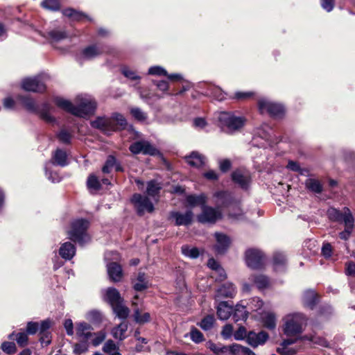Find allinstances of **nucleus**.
Segmentation results:
<instances>
[{
	"label": "nucleus",
	"mask_w": 355,
	"mask_h": 355,
	"mask_svg": "<svg viewBox=\"0 0 355 355\" xmlns=\"http://www.w3.org/2000/svg\"><path fill=\"white\" fill-rule=\"evenodd\" d=\"M76 103L73 105L70 101L61 98L55 99V104L64 110L80 117H85L94 113L96 103L95 101L87 95H78L76 98Z\"/></svg>",
	"instance_id": "f257e3e1"
},
{
	"label": "nucleus",
	"mask_w": 355,
	"mask_h": 355,
	"mask_svg": "<svg viewBox=\"0 0 355 355\" xmlns=\"http://www.w3.org/2000/svg\"><path fill=\"white\" fill-rule=\"evenodd\" d=\"M283 331L288 336L300 334L306 325V318L302 313L288 314L284 318Z\"/></svg>",
	"instance_id": "f03ea898"
},
{
	"label": "nucleus",
	"mask_w": 355,
	"mask_h": 355,
	"mask_svg": "<svg viewBox=\"0 0 355 355\" xmlns=\"http://www.w3.org/2000/svg\"><path fill=\"white\" fill-rule=\"evenodd\" d=\"M89 222L84 219H78L71 223V230L68 232L69 238L83 245L89 240L87 234Z\"/></svg>",
	"instance_id": "7ed1b4c3"
},
{
	"label": "nucleus",
	"mask_w": 355,
	"mask_h": 355,
	"mask_svg": "<svg viewBox=\"0 0 355 355\" xmlns=\"http://www.w3.org/2000/svg\"><path fill=\"white\" fill-rule=\"evenodd\" d=\"M327 213L329 219L331 221L343 223L347 229L354 227V218L348 207H345L341 211L330 207Z\"/></svg>",
	"instance_id": "20e7f679"
},
{
	"label": "nucleus",
	"mask_w": 355,
	"mask_h": 355,
	"mask_svg": "<svg viewBox=\"0 0 355 355\" xmlns=\"http://www.w3.org/2000/svg\"><path fill=\"white\" fill-rule=\"evenodd\" d=\"M18 98L28 111L40 114L41 118L47 122L53 121V119L49 114L51 106L48 103H44L39 107L35 101L28 96H20Z\"/></svg>",
	"instance_id": "39448f33"
},
{
	"label": "nucleus",
	"mask_w": 355,
	"mask_h": 355,
	"mask_svg": "<svg viewBox=\"0 0 355 355\" xmlns=\"http://www.w3.org/2000/svg\"><path fill=\"white\" fill-rule=\"evenodd\" d=\"M247 266L252 269H261L265 264L263 253L257 248H249L245 252Z\"/></svg>",
	"instance_id": "423d86ee"
},
{
	"label": "nucleus",
	"mask_w": 355,
	"mask_h": 355,
	"mask_svg": "<svg viewBox=\"0 0 355 355\" xmlns=\"http://www.w3.org/2000/svg\"><path fill=\"white\" fill-rule=\"evenodd\" d=\"M219 121L222 125L226 127L230 132L240 129L245 123L244 118L236 116L229 112L221 113L219 116Z\"/></svg>",
	"instance_id": "0eeeda50"
},
{
	"label": "nucleus",
	"mask_w": 355,
	"mask_h": 355,
	"mask_svg": "<svg viewBox=\"0 0 355 355\" xmlns=\"http://www.w3.org/2000/svg\"><path fill=\"white\" fill-rule=\"evenodd\" d=\"M258 106L261 113L267 112L275 117L282 116L284 112V108L282 105L268 101L266 99H260L258 102Z\"/></svg>",
	"instance_id": "6e6552de"
},
{
	"label": "nucleus",
	"mask_w": 355,
	"mask_h": 355,
	"mask_svg": "<svg viewBox=\"0 0 355 355\" xmlns=\"http://www.w3.org/2000/svg\"><path fill=\"white\" fill-rule=\"evenodd\" d=\"M222 218L221 211L208 206H202V213L198 216V220L201 223H215Z\"/></svg>",
	"instance_id": "1a4fd4ad"
},
{
	"label": "nucleus",
	"mask_w": 355,
	"mask_h": 355,
	"mask_svg": "<svg viewBox=\"0 0 355 355\" xmlns=\"http://www.w3.org/2000/svg\"><path fill=\"white\" fill-rule=\"evenodd\" d=\"M132 202L135 204L139 215L144 214L145 211L151 213L154 210L153 203L146 196L135 193L132 198Z\"/></svg>",
	"instance_id": "9d476101"
},
{
	"label": "nucleus",
	"mask_w": 355,
	"mask_h": 355,
	"mask_svg": "<svg viewBox=\"0 0 355 355\" xmlns=\"http://www.w3.org/2000/svg\"><path fill=\"white\" fill-rule=\"evenodd\" d=\"M21 87L24 90L33 92H42L46 89L44 83L40 76L24 79Z\"/></svg>",
	"instance_id": "9b49d317"
},
{
	"label": "nucleus",
	"mask_w": 355,
	"mask_h": 355,
	"mask_svg": "<svg viewBox=\"0 0 355 355\" xmlns=\"http://www.w3.org/2000/svg\"><path fill=\"white\" fill-rule=\"evenodd\" d=\"M129 149L133 154L141 153L145 155H154L157 153V149L146 141H136L130 145Z\"/></svg>",
	"instance_id": "f8f14e48"
},
{
	"label": "nucleus",
	"mask_w": 355,
	"mask_h": 355,
	"mask_svg": "<svg viewBox=\"0 0 355 355\" xmlns=\"http://www.w3.org/2000/svg\"><path fill=\"white\" fill-rule=\"evenodd\" d=\"M269 336L264 331L256 333L250 331L248 333L247 343L253 348H256L259 345H263L268 340Z\"/></svg>",
	"instance_id": "ddd939ff"
},
{
	"label": "nucleus",
	"mask_w": 355,
	"mask_h": 355,
	"mask_svg": "<svg viewBox=\"0 0 355 355\" xmlns=\"http://www.w3.org/2000/svg\"><path fill=\"white\" fill-rule=\"evenodd\" d=\"M193 214L191 211H187L184 214L179 211H171L169 214V219L175 221V225H190L193 220Z\"/></svg>",
	"instance_id": "4468645a"
},
{
	"label": "nucleus",
	"mask_w": 355,
	"mask_h": 355,
	"mask_svg": "<svg viewBox=\"0 0 355 355\" xmlns=\"http://www.w3.org/2000/svg\"><path fill=\"white\" fill-rule=\"evenodd\" d=\"M102 293L103 300L107 302L111 306H113L117 303H120V302H124L119 291L114 287H109L103 290Z\"/></svg>",
	"instance_id": "2eb2a0df"
},
{
	"label": "nucleus",
	"mask_w": 355,
	"mask_h": 355,
	"mask_svg": "<svg viewBox=\"0 0 355 355\" xmlns=\"http://www.w3.org/2000/svg\"><path fill=\"white\" fill-rule=\"evenodd\" d=\"M232 180L241 187L246 189L250 183V173L247 171L237 169L232 173Z\"/></svg>",
	"instance_id": "dca6fc26"
},
{
	"label": "nucleus",
	"mask_w": 355,
	"mask_h": 355,
	"mask_svg": "<svg viewBox=\"0 0 355 355\" xmlns=\"http://www.w3.org/2000/svg\"><path fill=\"white\" fill-rule=\"evenodd\" d=\"M107 271L112 282H119L121 281L123 273L121 265L116 262H111L107 265Z\"/></svg>",
	"instance_id": "f3484780"
},
{
	"label": "nucleus",
	"mask_w": 355,
	"mask_h": 355,
	"mask_svg": "<svg viewBox=\"0 0 355 355\" xmlns=\"http://www.w3.org/2000/svg\"><path fill=\"white\" fill-rule=\"evenodd\" d=\"M92 327L85 322L76 323V336L80 340H90L93 337Z\"/></svg>",
	"instance_id": "a211bd4d"
},
{
	"label": "nucleus",
	"mask_w": 355,
	"mask_h": 355,
	"mask_svg": "<svg viewBox=\"0 0 355 355\" xmlns=\"http://www.w3.org/2000/svg\"><path fill=\"white\" fill-rule=\"evenodd\" d=\"M216 243L214 245V250L217 254H224L230 244V238L222 233H215Z\"/></svg>",
	"instance_id": "6ab92c4d"
},
{
	"label": "nucleus",
	"mask_w": 355,
	"mask_h": 355,
	"mask_svg": "<svg viewBox=\"0 0 355 355\" xmlns=\"http://www.w3.org/2000/svg\"><path fill=\"white\" fill-rule=\"evenodd\" d=\"M92 125L104 132L116 131L117 128L114 125L113 121L110 119L105 117H98L92 122Z\"/></svg>",
	"instance_id": "aec40b11"
},
{
	"label": "nucleus",
	"mask_w": 355,
	"mask_h": 355,
	"mask_svg": "<svg viewBox=\"0 0 355 355\" xmlns=\"http://www.w3.org/2000/svg\"><path fill=\"white\" fill-rule=\"evenodd\" d=\"M236 294V288L232 283L223 284L216 292V298L234 297Z\"/></svg>",
	"instance_id": "412c9836"
},
{
	"label": "nucleus",
	"mask_w": 355,
	"mask_h": 355,
	"mask_svg": "<svg viewBox=\"0 0 355 355\" xmlns=\"http://www.w3.org/2000/svg\"><path fill=\"white\" fill-rule=\"evenodd\" d=\"M214 197L216 198V204L218 209L227 207L232 202V197L231 194L226 191L216 192Z\"/></svg>",
	"instance_id": "4be33fe9"
},
{
	"label": "nucleus",
	"mask_w": 355,
	"mask_h": 355,
	"mask_svg": "<svg viewBox=\"0 0 355 355\" xmlns=\"http://www.w3.org/2000/svg\"><path fill=\"white\" fill-rule=\"evenodd\" d=\"M232 311V306L229 305L227 302H221L217 306L218 317L222 320H227L231 315Z\"/></svg>",
	"instance_id": "5701e85b"
},
{
	"label": "nucleus",
	"mask_w": 355,
	"mask_h": 355,
	"mask_svg": "<svg viewBox=\"0 0 355 355\" xmlns=\"http://www.w3.org/2000/svg\"><path fill=\"white\" fill-rule=\"evenodd\" d=\"M59 253L63 259L69 260L75 255L76 248L71 243L66 242L61 245Z\"/></svg>",
	"instance_id": "b1692460"
},
{
	"label": "nucleus",
	"mask_w": 355,
	"mask_h": 355,
	"mask_svg": "<svg viewBox=\"0 0 355 355\" xmlns=\"http://www.w3.org/2000/svg\"><path fill=\"white\" fill-rule=\"evenodd\" d=\"M128 323L125 322H123L116 327H114L112 329L111 334L115 339L123 340L126 338L125 333L128 331Z\"/></svg>",
	"instance_id": "393cba45"
},
{
	"label": "nucleus",
	"mask_w": 355,
	"mask_h": 355,
	"mask_svg": "<svg viewBox=\"0 0 355 355\" xmlns=\"http://www.w3.org/2000/svg\"><path fill=\"white\" fill-rule=\"evenodd\" d=\"M53 164L65 166L68 164L67 153L61 149H57L52 156Z\"/></svg>",
	"instance_id": "a878e982"
},
{
	"label": "nucleus",
	"mask_w": 355,
	"mask_h": 355,
	"mask_svg": "<svg viewBox=\"0 0 355 355\" xmlns=\"http://www.w3.org/2000/svg\"><path fill=\"white\" fill-rule=\"evenodd\" d=\"M186 160L189 165L196 168L202 166L205 163V157L196 152L186 157Z\"/></svg>",
	"instance_id": "bb28decb"
},
{
	"label": "nucleus",
	"mask_w": 355,
	"mask_h": 355,
	"mask_svg": "<svg viewBox=\"0 0 355 355\" xmlns=\"http://www.w3.org/2000/svg\"><path fill=\"white\" fill-rule=\"evenodd\" d=\"M114 313L121 319H125L130 313L129 309L124 304V302H120L112 306Z\"/></svg>",
	"instance_id": "cd10ccee"
},
{
	"label": "nucleus",
	"mask_w": 355,
	"mask_h": 355,
	"mask_svg": "<svg viewBox=\"0 0 355 355\" xmlns=\"http://www.w3.org/2000/svg\"><path fill=\"white\" fill-rule=\"evenodd\" d=\"M103 52L104 51L101 46L97 45H92L85 48L83 51V55L87 59H92L101 55Z\"/></svg>",
	"instance_id": "c85d7f7f"
},
{
	"label": "nucleus",
	"mask_w": 355,
	"mask_h": 355,
	"mask_svg": "<svg viewBox=\"0 0 355 355\" xmlns=\"http://www.w3.org/2000/svg\"><path fill=\"white\" fill-rule=\"evenodd\" d=\"M133 288L137 291H142L148 288V282L146 278V274L139 272L137 275L135 282H132Z\"/></svg>",
	"instance_id": "c756f323"
},
{
	"label": "nucleus",
	"mask_w": 355,
	"mask_h": 355,
	"mask_svg": "<svg viewBox=\"0 0 355 355\" xmlns=\"http://www.w3.org/2000/svg\"><path fill=\"white\" fill-rule=\"evenodd\" d=\"M317 301V295L313 290H308L304 292L303 295L304 304L310 308L313 309Z\"/></svg>",
	"instance_id": "7c9ffc66"
},
{
	"label": "nucleus",
	"mask_w": 355,
	"mask_h": 355,
	"mask_svg": "<svg viewBox=\"0 0 355 355\" xmlns=\"http://www.w3.org/2000/svg\"><path fill=\"white\" fill-rule=\"evenodd\" d=\"M306 187L312 192L320 193L322 191V185L318 180L309 178L305 182Z\"/></svg>",
	"instance_id": "2f4dec72"
},
{
	"label": "nucleus",
	"mask_w": 355,
	"mask_h": 355,
	"mask_svg": "<svg viewBox=\"0 0 355 355\" xmlns=\"http://www.w3.org/2000/svg\"><path fill=\"white\" fill-rule=\"evenodd\" d=\"M233 318L236 322L245 320L248 318V311L245 309V306L241 304H236L233 313Z\"/></svg>",
	"instance_id": "473e14b6"
},
{
	"label": "nucleus",
	"mask_w": 355,
	"mask_h": 355,
	"mask_svg": "<svg viewBox=\"0 0 355 355\" xmlns=\"http://www.w3.org/2000/svg\"><path fill=\"white\" fill-rule=\"evenodd\" d=\"M263 326L269 329H273L276 327V318L273 313H266L262 317Z\"/></svg>",
	"instance_id": "72a5a7b5"
},
{
	"label": "nucleus",
	"mask_w": 355,
	"mask_h": 355,
	"mask_svg": "<svg viewBox=\"0 0 355 355\" xmlns=\"http://www.w3.org/2000/svg\"><path fill=\"white\" fill-rule=\"evenodd\" d=\"M187 203L192 207L201 205H205L206 202V197L203 194L199 196L189 195L187 197Z\"/></svg>",
	"instance_id": "f704fd0d"
},
{
	"label": "nucleus",
	"mask_w": 355,
	"mask_h": 355,
	"mask_svg": "<svg viewBox=\"0 0 355 355\" xmlns=\"http://www.w3.org/2000/svg\"><path fill=\"white\" fill-rule=\"evenodd\" d=\"M251 279L259 289L266 288L269 285V280L268 277L262 275H253L251 277Z\"/></svg>",
	"instance_id": "c9c22d12"
},
{
	"label": "nucleus",
	"mask_w": 355,
	"mask_h": 355,
	"mask_svg": "<svg viewBox=\"0 0 355 355\" xmlns=\"http://www.w3.org/2000/svg\"><path fill=\"white\" fill-rule=\"evenodd\" d=\"M160 189L159 184L155 180H151L148 182L146 193L149 196L154 198L159 194Z\"/></svg>",
	"instance_id": "e433bc0d"
},
{
	"label": "nucleus",
	"mask_w": 355,
	"mask_h": 355,
	"mask_svg": "<svg viewBox=\"0 0 355 355\" xmlns=\"http://www.w3.org/2000/svg\"><path fill=\"white\" fill-rule=\"evenodd\" d=\"M89 348V340H80L79 343H76L73 345V353L76 355H80L83 353L86 352Z\"/></svg>",
	"instance_id": "4c0bfd02"
},
{
	"label": "nucleus",
	"mask_w": 355,
	"mask_h": 355,
	"mask_svg": "<svg viewBox=\"0 0 355 355\" xmlns=\"http://www.w3.org/2000/svg\"><path fill=\"white\" fill-rule=\"evenodd\" d=\"M130 114L134 119L139 122H144L148 118V114L139 107H132Z\"/></svg>",
	"instance_id": "58836bf2"
},
{
	"label": "nucleus",
	"mask_w": 355,
	"mask_h": 355,
	"mask_svg": "<svg viewBox=\"0 0 355 355\" xmlns=\"http://www.w3.org/2000/svg\"><path fill=\"white\" fill-rule=\"evenodd\" d=\"M110 120L113 121L114 125L115 127H117L116 130L121 128H124L127 125L125 119L121 114H114Z\"/></svg>",
	"instance_id": "ea45409f"
},
{
	"label": "nucleus",
	"mask_w": 355,
	"mask_h": 355,
	"mask_svg": "<svg viewBox=\"0 0 355 355\" xmlns=\"http://www.w3.org/2000/svg\"><path fill=\"white\" fill-rule=\"evenodd\" d=\"M286 262L285 255L279 252H277L273 255V265L275 270L284 266Z\"/></svg>",
	"instance_id": "a19ab883"
},
{
	"label": "nucleus",
	"mask_w": 355,
	"mask_h": 355,
	"mask_svg": "<svg viewBox=\"0 0 355 355\" xmlns=\"http://www.w3.org/2000/svg\"><path fill=\"white\" fill-rule=\"evenodd\" d=\"M64 16L68 17L73 20H80L82 18L85 17V14L78 12L72 8H67L62 11Z\"/></svg>",
	"instance_id": "79ce46f5"
},
{
	"label": "nucleus",
	"mask_w": 355,
	"mask_h": 355,
	"mask_svg": "<svg viewBox=\"0 0 355 355\" xmlns=\"http://www.w3.org/2000/svg\"><path fill=\"white\" fill-rule=\"evenodd\" d=\"M214 322V317L212 315H208L201 320L199 325L203 330L208 331L213 327Z\"/></svg>",
	"instance_id": "37998d69"
},
{
	"label": "nucleus",
	"mask_w": 355,
	"mask_h": 355,
	"mask_svg": "<svg viewBox=\"0 0 355 355\" xmlns=\"http://www.w3.org/2000/svg\"><path fill=\"white\" fill-rule=\"evenodd\" d=\"M244 346L234 343L230 346H225L222 348L221 352H227L230 351L231 354L233 355H241L242 350L243 349Z\"/></svg>",
	"instance_id": "c03bdc74"
},
{
	"label": "nucleus",
	"mask_w": 355,
	"mask_h": 355,
	"mask_svg": "<svg viewBox=\"0 0 355 355\" xmlns=\"http://www.w3.org/2000/svg\"><path fill=\"white\" fill-rule=\"evenodd\" d=\"M87 184L89 189H94L96 191L101 189V183L97 177L94 175H90L88 177Z\"/></svg>",
	"instance_id": "a18cd8bd"
},
{
	"label": "nucleus",
	"mask_w": 355,
	"mask_h": 355,
	"mask_svg": "<svg viewBox=\"0 0 355 355\" xmlns=\"http://www.w3.org/2000/svg\"><path fill=\"white\" fill-rule=\"evenodd\" d=\"M182 252L187 257L192 259L197 258L199 256L198 249L196 248H190L187 245L182 247Z\"/></svg>",
	"instance_id": "49530a36"
},
{
	"label": "nucleus",
	"mask_w": 355,
	"mask_h": 355,
	"mask_svg": "<svg viewBox=\"0 0 355 355\" xmlns=\"http://www.w3.org/2000/svg\"><path fill=\"white\" fill-rule=\"evenodd\" d=\"M298 351V349L294 347H289V346H284L280 345V347L277 349V352L281 355H295Z\"/></svg>",
	"instance_id": "de8ad7c7"
},
{
	"label": "nucleus",
	"mask_w": 355,
	"mask_h": 355,
	"mask_svg": "<svg viewBox=\"0 0 355 355\" xmlns=\"http://www.w3.org/2000/svg\"><path fill=\"white\" fill-rule=\"evenodd\" d=\"M116 162V159L114 156L109 155L102 168L103 172L105 173H110L112 168L115 166Z\"/></svg>",
	"instance_id": "09e8293b"
},
{
	"label": "nucleus",
	"mask_w": 355,
	"mask_h": 355,
	"mask_svg": "<svg viewBox=\"0 0 355 355\" xmlns=\"http://www.w3.org/2000/svg\"><path fill=\"white\" fill-rule=\"evenodd\" d=\"M1 349L8 354H13L17 352V347L12 342H3L1 346Z\"/></svg>",
	"instance_id": "8fccbe9b"
},
{
	"label": "nucleus",
	"mask_w": 355,
	"mask_h": 355,
	"mask_svg": "<svg viewBox=\"0 0 355 355\" xmlns=\"http://www.w3.org/2000/svg\"><path fill=\"white\" fill-rule=\"evenodd\" d=\"M42 6L49 10H57L60 8V2L58 0H44Z\"/></svg>",
	"instance_id": "3c124183"
},
{
	"label": "nucleus",
	"mask_w": 355,
	"mask_h": 355,
	"mask_svg": "<svg viewBox=\"0 0 355 355\" xmlns=\"http://www.w3.org/2000/svg\"><path fill=\"white\" fill-rule=\"evenodd\" d=\"M93 337L92 340L93 345L98 346L105 339L106 333L104 331L93 333Z\"/></svg>",
	"instance_id": "603ef678"
},
{
	"label": "nucleus",
	"mask_w": 355,
	"mask_h": 355,
	"mask_svg": "<svg viewBox=\"0 0 355 355\" xmlns=\"http://www.w3.org/2000/svg\"><path fill=\"white\" fill-rule=\"evenodd\" d=\"M135 320L138 323H144L148 322L150 318V315L148 313H144V314H140L138 309H136L134 313Z\"/></svg>",
	"instance_id": "864d4df0"
},
{
	"label": "nucleus",
	"mask_w": 355,
	"mask_h": 355,
	"mask_svg": "<svg viewBox=\"0 0 355 355\" xmlns=\"http://www.w3.org/2000/svg\"><path fill=\"white\" fill-rule=\"evenodd\" d=\"M59 141L64 144H69L71 142V135L65 130H62L57 135Z\"/></svg>",
	"instance_id": "5fc2aeb1"
},
{
	"label": "nucleus",
	"mask_w": 355,
	"mask_h": 355,
	"mask_svg": "<svg viewBox=\"0 0 355 355\" xmlns=\"http://www.w3.org/2000/svg\"><path fill=\"white\" fill-rule=\"evenodd\" d=\"M190 337L191 339L196 343L202 342L204 339L203 334L198 329L194 327L192 328L190 331Z\"/></svg>",
	"instance_id": "6e6d98bb"
},
{
	"label": "nucleus",
	"mask_w": 355,
	"mask_h": 355,
	"mask_svg": "<svg viewBox=\"0 0 355 355\" xmlns=\"http://www.w3.org/2000/svg\"><path fill=\"white\" fill-rule=\"evenodd\" d=\"M87 318L93 322H98L101 321L102 315L100 311L92 310L87 313Z\"/></svg>",
	"instance_id": "4d7b16f0"
},
{
	"label": "nucleus",
	"mask_w": 355,
	"mask_h": 355,
	"mask_svg": "<svg viewBox=\"0 0 355 355\" xmlns=\"http://www.w3.org/2000/svg\"><path fill=\"white\" fill-rule=\"evenodd\" d=\"M148 74L155 76H168L166 71L162 67L154 66L148 69Z\"/></svg>",
	"instance_id": "13d9d810"
},
{
	"label": "nucleus",
	"mask_w": 355,
	"mask_h": 355,
	"mask_svg": "<svg viewBox=\"0 0 355 355\" xmlns=\"http://www.w3.org/2000/svg\"><path fill=\"white\" fill-rule=\"evenodd\" d=\"M210 94L218 101H222L225 98V94L219 87H211L210 89Z\"/></svg>",
	"instance_id": "bf43d9fd"
},
{
	"label": "nucleus",
	"mask_w": 355,
	"mask_h": 355,
	"mask_svg": "<svg viewBox=\"0 0 355 355\" xmlns=\"http://www.w3.org/2000/svg\"><path fill=\"white\" fill-rule=\"evenodd\" d=\"M247 331L244 327H240L234 334V338L236 340L247 339Z\"/></svg>",
	"instance_id": "052dcab7"
},
{
	"label": "nucleus",
	"mask_w": 355,
	"mask_h": 355,
	"mask_svg": "<svg viewBox=\"0 0 355 355\" xmlns=\"http://www.w3.org/2000/svg\"><path fill=\"white\" fill-rule=\"evenodd\" d=\"M111 350H119V348L112 340H108L105 343L103 351L106 354L110 352Z\"/></svg>",
	"instance_id": "680f3d73"
},
{
	"label": "nucleus",
	"mask_w": 355,
	"mask_h": 355,
	"mask_svg": "<svg viewBox=\"0 0 355 355\" xmlns=\"http://www.w3.org/2000/svg\"><path fill=\"white\" fill-rule=\"evenodd\" d=\"M233 327L231 324H226L223 327L221 335L225 339L230 338L232 335Z\"/></svg>",
	"instance_id": "e2e57ef3"
},
{
	"label": "nucleus",
	"mask_w": 355,
	"mask_h": 355,
	"mask_svg": "<svg viewBox=\"0 0 355 355\" xmlns=\"http://www.w3.org/2000/svg\"><path fill=\"white\" fill-rule=\"evenodd\" d=\"M122 73L128 78L131 80H139L140 77L136 74V73L128 68H123L122 69Z\"/></svg>",
	"instance_id": "0e129e2a"
},
{
	"label": "nucleus",
	"mask_w": 355,
	"mask_h": 355,
	"mask_svg": "<svg viewBox=\"0 0 355 355\" xmlns=\"http://www.w3.org/2000/svg\"><path fill=\"white\" fill-rule=\"evenodd\" d=\"M16 340L20 346H25L28 341L27 334L24 332H20L17 334Z\"/></svg>",
	"instance_id": "69168bd1"
},
{
	"label": "nucleus",
	"mask_w": 355,
	"mask_h": 355,
	"mask_svg": "<svg viewBox=\"0 0 355 355\" xmlns=\"http://www.w3.org/2000/svg\"><path fill=\"white\" fill-rule=\"evenodd\" d=\"M50 37L55 41H59L65 38L66 34L64 32L58 31H52L49 33Z\"/></svg>",
	"instance_id": "338daca9"
},
{
	"label": "nucleus",
	"mask_w": 355,
	"mask_h": 355,
	"mask_svg": "<svg viewBox=\"0 0 355 355\" xmlns=\"http://www.w3.org/2000/svg\"><path fill=\"white\" fill-rule=\"evenodd\" d=\"M331 253H332V247H331V244L329 243L323 244L322 248V255L326 258H329L331 256Z\"/></svg>",
	"instance_id": "774afa93"
}]
</instances>
